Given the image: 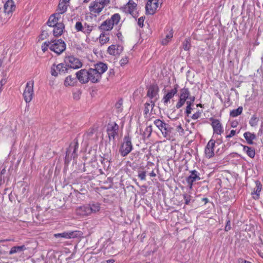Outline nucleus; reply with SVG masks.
Instances as JSON below:
<instances>
[{"label": "nucleus", "instance_id": "nucleus-1", "mask_svg": "<svg viewBox=\"0 0 263 263\" xmlns=\"http://www.w3.org/2000/svg\"><path fill=\"white\" fill-rule=\"evenodd\" d=\"M107 69L106 64L100 62L95 64L93 68L88 70L89 81L95 83L98 82L101 79L102 74Z\"/></svg>", "mask_w": 263, "mask_h": 263}, {"label": "nucleus", "instance_id": "nucleus-2", "mask_svg": "<svg viewBox=\"0 0 263 263\" xmlns=\"http://www.w3.org/2000/svg\"><path fill=\"white\" fill-rule=\"evenodd\" d=\"M110 0H96L90 3L89 10L91 14L95 16L99 15L104 8L110 3Z\"/></svg>", "mask_w": 263, "mask_h": 263}, {"label": "nucleus", "instance_id": "nucleus-3", "mask_svg": "<svg viewBox=\"0 0 263 263\" xmlns=\"http://www.w3.org/2000/svg\"><path fill=\"white\" fill-rule=\"evenodd\" d=\"M193 100V102L195 101V97L191 96L190 92L188 88H183L180 90L179 99L176 105L177 108H181L186 103L187 104L188 102Z\"/></svg>", "mask_w": 263, "mask_h": 263}, {"label": "nucleus", "instance_id": "nucleus-4", "mask_svg": "<svg viewBox=\"0 0 263 263\" xmlns=\"http://www.w3.org/2000/svg\"><path fill=\"white\" fill-rule=\"evenodd\" d=\"M121 9L124 12L132 15L136 18L137 15V5L133 0H129L128 3L122 6Z\"/></svg>", "mask_w": 263, "mask_h": 263}, {"label": "nucleus", "instance_id": "nucleus-5", "mask_svg": "<svg viewBox=\"0 0 263 263\" xmlns=\"http://www.w3.org/2000/svg\"><path fill=\"white\" fill-rule=\"evenodd\" d=\"M210 121L211 122L213 134L212 138L216 137V136H220L224 132L223 127L220 121L216 119L211 118Z\"/></svg>", "mask_w": 263, "mask_h": 263}, {"label": "nucleus", "instance_id": "nucleus-6", "mask_svg": "<svg viewBox=\"0 0 263 263\" xmlns=\"http://www.w3.org/2000/svg\"><path fill=\"white\" fill-rule=\"evenodd\" d=\"M133 145L131 138L128 136L124 138L123 142L120 148V152L123 157L127 156L132 150Z\"/></svg>", "mask_w": 263, "mask_h": 263}, {"label": "nucleus", "instance_id": "nucleus-7", "mask_svg": "<svg viewBox=\"0 0 263 263\" xmlns=\"http://www.w3.org/2000/svg\"><path fill=\"white\" fill-rule=\"evenodd\" d=\"M162 4V0H148L145 6L146 14H154Z\"/></svg>", "mask_w": 263, "mask_h": 263}, {"label": "nucleus", "instance_id": "nucleus-8", "mask_svg": "<svg viewBox=\"0 0 263 263\" xmlns=\"http://www.w3.org/2000/svg\"><path fill=\"white\" fill-rule=\"evenodd\" d=\"M66 48V44L62 40H53L51 41L50 50L58 54L63 52Z\"/></svg>", "mask_w": 263, "mask_h": 263}, {"label": "nucleus", "instance_id": "nucleus-9", "mask_svg": "<svg viewBox=\"0 0 263 263\" xmlns=\"http://www.w3.org/2000/svg\"><path fill=\"white\" fill-rule=\"evenodd\" d=\"M33 82L29 81L27 83L23 92V97L26 103H29L32 99L33 91Z\"/></svg>", "mask_w": 263, "mask_h": 263}, {"label": "nucleus", "instance_id": "nucleus-10", "mask_svg": "<svg viewBox=\"0 0 263 263\" xmlns=\"http://www.w3.org/2000/svg\"><path fill=\"white\" fill-rule=\"evenodd\" d=\"M64 62L66 66L73 69H78L82 66L81 61L79 59L73 56L65 57Z\"/></svg>", "mask_w": 263, "mask_h": 263}, {"label": "nucleus", "instance_id": "nucleus-11", "mask_svg": "<svg viewBox=\"0 0 263 263\" xmlns=\"http://www.w3.org/2000/svg\"><path fill=\"white\" fill-rule=\"evenodd\" d=\"M67 70V69L64 64H54L51 67L50 73L52 76L57 77L59 74L65 73Z\"/></svg>", "mask_w": 263, "mask_h": 263}, {"label": "nucleus", "instance_id": "nucleus-12", "mask_svg": "<svg viewBox=\"0 0 263 263\" xmlns=\"http://www.w3.org/2000/svg\"><path fill=\"white\" fill-rule=\"evenodd\" d=\"M119 130L118 125L113 122L109 123L106 127V132L109 140H114L116 136L118 135Z\"/></svg>", "mask_w": 263, "mask_h": 263}, {"label": "nucleus", "instance_id": "nucleus-13", "mask_svg": "<svg viewBox=\"0 0 263 263\" xmlns=\"http://www.w3.org/2000/svg\"><path fill=\"white\" fill-rule=\"evenodd\" d=\"M190 175L186 178V181L190 190H192L194 182L200 180V174L195 170L190 171Z\"/></svg>", "mask_w": 263, "mask_h": 263}, {"label": "nucleus", "instance_id": "nucleus-14", "mask_svg": "<svg viewBox=\"0 0 263 263\" xmlns=\"http://www.w3.org/2000/svg\"><path fill=\"white\" fill-rule=\"evenodd\" d=\"M216 143V141L211 138L208 142L205 148L204 154L206 158L210 159L214 156V146Z\"/></svg>", "mask_w": 263, "mask_h": 263}, {"label": "nucleus", "instance_id": "nucleus-15", "mask_svg": "<svg viewBox=\"0 0 263 263\" xmlns=\"http://www.w3.org/2000/svg\"><path fill=\"white\" fill-rule=\"evenodd\" d=\"M123 48L118 44H113L109 46L107 50V53L110 55L119 56L123 51Z\"/></svg>", "mask_w": 263, "mask_h": 263}, {"label": "nucleus", "instance_id": "nucleus-16", "mask_svg": "<svg viewBox=\"0 0 263 263\" xmlns=\"http://www.w3.org/2000/svg\"><path fill=\"white\" fill-rule=\"evenodd\" d=\"M78 144L77 143H71L68 149L65 159L69 161L72 158H75L77 157L76 152L78 148Z\"/></svg>", "mask_w": 263, "mask_h": 263}, {"label": "nucleus", "instance_id": "nucleus-17", "mask_svg": "<svg viewBox=\"0 0 263 263\" xmlns=\"http://www.w3.org/2000/svg\"><path fill=\"white\" fill-rule=\"evenodd\" d=\"M78 80L81 83H86L89 81L88 70L81 69L76 73Z\"/></svg>", "mask_w": 263, "mask_h": 263}, {"label": "nucleus", "instance_id": "nucleus-18", "mask_svg": "<svg viewBox=\"0 0 263 263\" xmlns=\"http://www.w3.org/2000/svg\"><path fill=\"white\" fill-rule=\"evenodd\" d=\"M76 212L77 215L82 217H87L90 215L88 204L78 206L76 208Z\"/></svg>", "mask_w": 263, "mask_h": 263}, {"label": "nucleus", "instance_id": "nucleus-19", "mask_svg": "<svg viewBox=\"0 0 263 263\" xmlns=\"http://www.w3.org/2000/svg\"><path fill=\"white\" fill-rule=\"evenodd\" d=\"M15 10V5L13 0H8L4 5L5 12L11 15Z\"/></svg>", "mask_w": 263, "mask_h": 263}, {"label": "nucleus", "instance_id": "nucleus-20", "mask_svg": "<svg viewBox=\"0 0 263 263\" xmlns=\"http://www.w3.org/2000/svg\"><path fill=\"white\" fill-rule=\"evenodd\" d=\"M78 231H71V232H64L62 233H57L54 235L56 238L62 237L66 239H70L72 238H75L78 235Z\"/></svg>", "mask_w": 263, "mask_h": 263}, {"label": "nucleus", "instance_id": "nucleus-21", "mask_svg": "<svg viewBox=\"0 0 263 263\" xmlns=\"http://www.w3.org/2000/svg\"><path fill=\"white\" fill-rule=\"evenodd\" d=\"M90 215L98 213L101 210V204L97 202H90L88 204Z\"/></svg>", "mask_w": 263, "mask_h": 263}, {"label": "nucleus", "instance_id": "nucleus-22", "mask_svg": "<svg viewBox=\"0 0 263 263\" xmlns=\"http://www.w3.org/2000/svg\"><path fill=\"white\" fill-rule=\"evenodd\" d=\"M69 0H60L57 9L60 14L65 13L67 9Z\"/></svg>", "mask_w": 263, "mask_h": 263}, {"label": "nucleus", "instance_id": "nucleus-23", "mask_svg": "<svg viewBox=\"0 0 263 263\" xmlns=\"http://www.w3.org/2000/svg\"><path fill=\"white\" fill-rule=\"evenodd\" d=\"M61 18V14L58 13H56L55 14L51 15L48 21V25L50 27H54L57 24H58V21Z\"/></svg>", "mask_w": 263, "mask_h": 263}, {"label": "nucleus", "instance_id": "nucleus-24", "mask_svg": "<svg viewBox=\"0 0 263 263\" xmlns=\"http://www.w3.org/2000/svg\"><path fill=\"white\" fill-rule=\"evenodd\" d=\"M255 187L254 189L252 195L253 199L257 200L259 198L260 193L261 191L262 185L259 181H255Z\"/></svg>", "mask_w": 263, "mask_h": 263}, {"label": "nucleus", "instance_id": "nucleus-25", "mask_svg": "<svg viewBox=\"0 0 263 263\" xmlns=\"http://www.w3.org/2000/svg\"><path fill=\"white\" fill-rule=\"evenodd\" d=\"M154 165L153 163H150L147 165L146 167L143 169H140L138 171V176L141 180H145L146 175L148 173V170H149V166H154Z\"/></svg>", "mask_w": 263, "mask_h": 263}, {"label": "nucleus", "instance_id": "nucleus-26", "mask_svg": "<svg viewBox=\"0 0 263 263\" xmlns=\"http://www.w3.org/2000/svg\"><path fill=\"white\" fill-rule=\"evenodd\" d=\"M158 92V88L156 86H151L147 91V96L151 99H156Z\"/></svg>", "mask_w": 263, "mask_h": 263}, {"label": "nucleus", "instance_id": "nucleus-27", "mask_svg": "<svg viewBox=\"0 0 263 263\" xmlns=\"http://www.w3.org/2000/svg\"><path fill=\"white\" fill-rule=\"evenodd\" d=\"M77 82V80L76 78L72 77L71 76H68L67 77H66L64 85L67 87V86H73L76 85V84Z\"/></svg>", "mask_w": 263, "mask_h": 263}, {"label": "nucleus", "instance_id": "nucleus-28", "mask_svg": "<svg viewBox=\"0 0 263 263\" xmlns=\"http://www.w3.org/2000/svg\"><path fill=\"white\" fill-rule=\"evenodd\" d=\"M64 29V26L63 24L59 23L58 24H57L55 26H54V29L53 31V35L55 36H60L62 34Z\"/></svg>", "mask_w": 263, "mask_h": 263}, {"label": "nucleus", "instance_id": "nucleus-29", "mask_svg": "<svg viewBox=\"0 0 263 263\" xmlns=\"http://www.w3.org/2000/svg\"><path fill=\"white\" fill-rule=\"evenodd\" d=\"M114 27L110 20H107L103 22L100 26V29L104 31L111 30Z\"/></svg>", "mask_w": 263, "mask_h": 263}, {"label": "nucleus", "instance_id": "nucleus-30", "mask_svg": "<svg viewBox=\"0 0 263 263\" xmlns=\"http://www.w3.org/2000/svg\"><path fill=\"white\" fill-rule=\"evenodd\" d=\"M243 137L249 144H252L253 141L256 139V135L254 134L248 132L244 133Z\"/></svg>", "mask_w": 263, "mask_h": 263}, {"label": "nucleus", "instance_id": "nucleus-31", "mask_svg": "<svg viewBox=\"0 0 263 263\" xmlns=\"http://www.w3.org/2000/svg\"><path fill=\"white\" fill-rule=\"evenodd\" d=\"M178 85H175L174 87L168 91L165 95V102H167L170 99L172 98L177 92Z\"/></svg>", "mask_w": 263, "mask_h": 263}, {"label": "nucleus", "instance_id": "nucleus-32", "mask_svg": "<svg viewBox=\"0 0 263 263\" xmlns=\"http://www.w3.org/2000/svg\"><path fill=\"white\" fill-rule=\"evenodd\" d=\"M154 106V101L151 100L149 102H147L145 104L144 112L145 115L152 112Z\"/></svg>", "mask_w": 263, "mask_h": 263}, {"label": "nucleus", "instance_id": "nucleus-33", "mask_svg": "<svg viewBox=\"0 0 263 263\" xmlns=\"http://www.w3.org/2000/svg\"><path fill=\"white\" fill-rule=\"evenodd\" d=\"M243 151L247 154V155L251 158L254 157L255 155V150L253 148L248 146H243Z\"/></svg>", "mask_w": 263, "mask_h": 263}, {"label": "nucleus", "instance_id": "nucleus-34", "mask_svg": "<svg viewBox=\"0 0 263 263\" xmlns=\"http://www.w3.org/2000/svg\"><path fill=\"white\" fill-rule=\"evenodd\" d=\"M26 249V248L25 246H15L14 247H12L10 252V254H13L18 252H21L23 251H24Z\"/></svg>", "mask_w": 263, "mask_h": 263}, {"label": "nucleus", "instance_id": "nucleus-35", "mask_svg": "<svg viewBox=\"0 0 263 263\" xmlns=\"http://www.w3.org/2000/svg\"><path fill=\"white\" fill-rule=\"evenodd\" d=\"M109 41V36L104 33H102L99 36V42L100 43L103 45L107 43Z\"/></svg>", "mask_w": 263, "mask_h": 263}, {"label": "nucleus", "instance_id": "nucleus-36", "mask_svg": "<svg viewBox=\"0 0 263 263\" xmlns=\"http://www.w3.org/2000/svg\"><path fill=\"white\" fill-rule=\"evenodd\" d=\"M242 107H239L237 109L232 110L230 114L231 117H236L240 115L242 112Z\"/></svg>", "mask_w": 263, "mask_h": 263}, {"label": "nucleus", "instance_id": "nucleus-37", "mask_svg": "<svg viewBox=\"0 0 263 263\" xmlns=\"http://www.w3.org/2000/svg\"><path fill=\"white\" fill-rule=\"evenodd\" d=\"M156 126L162 132V134H163V132L164 130V126L163 125V122L160 120H156L154 122Z\"/></svg>", "mask_w": 263, "mask_h": 263}, {"label": "nucleus", "instance_id": "nucleus-38", "mask_svg": "<svg viewBox=\"0 0 263 263\" xmlns=\"http://www.w3.org/2000/svg\"><path fill=\"white\" fill-rule=\"evenodd\" d=\"M92 29H93V26L92 25L85 24L84 25L83 32L86 35H88L92 31Z\"/></svg>", "mask_w": 263, "mask_h": 263}, {"label": "nucleus", "instance_id": "nucleus-39", "mask_svg": "<svg viewBox=\"0 0 263 263\" xmlns=\"http://www.w3.org/2000/svg\"><path fill=\"white\" fill-rule=\"evenodd\" d=\"M120 20V16L119 14L116 13L114 14L113 15H112L111 18L110 19V21L114 25V24H117Z\"/></svg>", "mask_w": 263, "mask_h": 263}, {"label": "nucleus", "instance_id": "nucleus-40", "mask_svg": "<svg viewBox=\"0 0 263 263\" xmlns=\"http://www.w3.org/2000/svg\"><path fill=\"white\" fill-rule=\"evenodd\" d=\"M7 172L5 168H3L0 173V185L5 182V178H6Z\"/></svg>", "mask_w": 263, "mask_h": 263}, {"label": "nucleus", "instance_id": "nucleus-41", "mask_svg": "<svg viewBox=\"0 0 263 263\" xmlns=\"http://www.w3.org/2000/svg\"><path fill=\"white\" fill-rule=\"evenodd\" d=\"M182 47L184 50H189L191 48V39H186L183 43Z\"/></svg>", "mask_w": 263, "mask_h": 263}, {"label": "nucleus", "instance_id": "nucleus-42", "mask_svg": "<svg viewBox=\"0 0 263 263\" xmlns=\"http://www.w3.org/2000/svg\"><path fill=\"white\" fill-rule=\"evenodd\" d=\"M173 36V31L171 29L169 30L168 33L165 35V45L168 43L172 39Z\"/></svg>", "mask_w": 263, "mask_h": 263}, {"label": "nucleus", "instance_id": "nucleus-43", "mask_svg": "<svg viewBox=\"0 0 263 263\" xmlns=\"http://www.w3.org/2000/svg\"><path fill=\"white\" fill-rule=\"evenodd\" d=\"M51 44V42H45L42 45V49L43 52H45L48 48H49L50 49V45Z\"/></svg>", "mask_w": 263, "mask_h": 263}, {"label": "nucleus", "instance_id": "nucleus-44", "mask_svg": "<svg viewBox=\"0 0 263 263\" xmlns=\"http://www.w3.org/2000/svg\"><path fill=\"white\" fill-rule=\"evenodd\" d=\"M194 102H193V100L188 102V103L186 104V108L185 112L187 115H190L191 113L192 107L191 106L193 104Z\"/></svg>", "mask_w": 263, "mask_h": 263}, {"label": "nucleus", "instance_id": "nucleus-45", "mask_svg": "<svg viewBox=\"0 0 263 263\" xmlns=\"http://www.w3.org/2000/svg\"><path fill=\"white\" fill-rule=\"evenodd\" d=\"M152 130V127L151 126H147L143 133L144 137H148L151 134Z\"/></svg>", "mask_w": 263, "mask_h": 263}, {"label": "nucleus", "instance_id": "nucleus-46", "mask_svg": "<svg viewBox=\"0 0 263 263\" xmlns=\"http://www.w3.org/2000/svg\"><path fill=\"white\" fill-rule=\"evenodd\" d=\"M183 198L185 201V203L186 204H189L191 200V196L190 195H189L187 194H184L183 195Z\"/></svg>", "mask_w": 263, "mask_h": 263}, {"label": "nucleus", "instance_id": "nucleus-47", "mask_svg": "<svg viewBox=\"0 0 263 263\" xmlns=\"http://www.w3.org/2000/svg\"><path fill=\"white\" fill-rule=\"evenodd\" d=\"M75 28H76V29L78 31H82L83 32L84 26L82 25V24L81 22H78L76 24Z\"/></svg>", "mask_w": 263, "mask_h": 263}, {"label": "nucleus", "instance_id": "nucleus-48", "mask_svg": "<svg viewBox=\"0 0 263 263\" xmlns=\"http://www.w3.org/2000/svg\"><path fill=\"white\" fill-rule=\"evenodd\" d=\"M128 62V58L127 57L122 58L120 61V64L121 66H124Z\"/></svg>", "mask_w": 263, "mask_h": 263}, {"label": "nucleus", "instance_id": "nucleus-49", "mask_svg": "<svg viewBox=\"0 0 263 263\" xmlns=\"http://www.w3.org/2000/svg\"><path fill=\"white\" fill-rule=\"evenodd\" d=\"M144 17L141 16L138 20V24L139 27H142L144 25Z\"/></svg>", "mask_w": 263, "mask_h": 263}, {"label": "nucleus", "instance_id": "nucleus-50", "mask_svg": "<svg viewBox=\"0 0 263 263\" xmlns=\"http://www.w3.org/2000/svg\"><path fill=\"white\" fill-rule=\"evenodd\" d=\"M236 134V130H231L230 134L226 135V138H227V139H229V138H231L233 137H234Z\"/></svg>", "mask_w": 263, "mask_h": 263}, {"label": "nucleus", "instance_id": "nucleus-51", "mask_svg": "<svg viewBox=\"0 0 263 263\" xmlns=\"http://www.w3.org/2000/svg\"><path fill=\"white\" fill-rule=\"evenodd\" d=\"M250 124L252 126H254L257 124V120L255 117H252L251 120L250 121Z\"/></svg>", "mask_w": 263, "mask_h": 263}, {"label": "nucleus", "instance_id": "nucleus-52", "mask_svg": "<svg viewBox=\"0 0 263 263\" xmlns=\"http://www.w3.org/2000/svg\"><path fill=\"white\" fill-rule=\"evenodd\" d=\"M218 136H216V137H214L213 139L216 141V143L218 145H220L222 142V140L221 138H218Z\"/></svg>", "mask_w": 263, "mask_h": 263}, {"label": "nucleus", "instance_id": "nucleus-53", "mask_svg": "<svg viewBox=\"0 0 263 263\" xmlns=\"http://www.w3.org/2000/svg\"><path fill=\"white\" fill-rule=\"evenodd\" d=\"M151 166H149V167L150 168ZM152 167V171H148V174H147V175H149L151 177H155L156 176V174L154 172V171H153V166H151Z\"/></svg>", "mask_w": 263, "mask_h": 263}, {"label": "nucleus", "instance_id": "nucleus-54", "mask_svg": "<svg viewBox=\"0 0 263 263\" xmlns=\"http://www.w3.org/2000/svg\"><path fill=\"white\" fill-rule=\"evenodd\" d=\"M237 125H238V122L236 121H232L231 123V126L233 128L236 127L237 126Z\"/></svg>", "mask_w": 263, "mask_h": 263}, {"label": "nucleus", "instance_id": "nucleus-55", "mask_svg": "<svg viewBox=\"0 0 263 263\" xmlns=\"http://www.w3.org/2000/svg\"><path fill=\"white\" fill-rule=\"evenodd\" d=\"M199 117V114L198 113L194 114L192 116V119H194V120L198 119Z\"/></svg>", "mask_w": 263, "mask_h": 263}, {"label": "nucleus", "instance_id": "nucleus-56", "mask_svg": "<svg viewBox=\"0 0 263 263\" xmlns=\"http://www.w3.org/2000/svg\"><path fill=\"white\" fill-rule=\"evenodd\" d=\"M4 84H5V82H4L3 80H2L0 81V93L1 92V91L3 89V85H4Z\"/></svg>", "mask_w": 263, "mask_h": 263}, {"label": "nucleus", "instance_id": "nucleus-57", "mask_svg": "<svg viewBox=\"0 0 263 263\" xmlns=\"http://www.w3.org/2000/svg\"><path fill=\"white\" fill-rule=\"evenodd\" d=\"M229 223H230V221H229L227 222V226H226V228H225V229H226V231H228V230H230V226H228Z\"/></svg>", "mask_w": 263, "mask_h": 263}, {"label": "nucleus", "instance_id": "nucleus-58", "mask_svg": "<svg viewBox=\"0 0 263 263\" xmlns=\"http://www.w3.org/2000/svg\"><path fill=\"white\" fill-rule=\"evenodd\" d=\"M105 262L106 263H114L115 262V260L112 259H111L106 260Z\"/></svg>", "mask_w": 263, "mask_h": 263}, {"label": "nucleus", "instance_id": "nucleus-59", "mask_svg": "<svg viewBox=\"0 0 263 263\" xmlns=\"http://www.w3.org/2000/svg\"><path fill=\"white\" fill-rule=\"evenodd\" d=\"M73 98L74 99H78L79 98V95H76V93H73Z\"/></svg>", "mask_w": 263, "mask_h": 263}, {"label": "nucleus", "instance_id": "nucleus-60", "mask_svg": "<svg viewBox=\"0 0 263 263\" xmlns=\"http://www.w3.org/2000/svg\"><path fill=\"white\" fill-rule=\"evenodd\" d=\"M8 240H9L8 239H6V240H0V242H4V241H8Z\"/></svg>", "mask_w": 263, "mask_h": 263}, {"label": "nucleus", "instance_id": "nucleus-61", "mask_svg": "<svg viewBox=\"0 0 263 263\" xmlns=\"http://www.w3.org/2000/svg\"><path fill=\"white\" fill-rule=\"evenodd\" d=\"M243 263H251V262H250V261H247V260H244L243 261Z\"/></svg>", "mask_w": 263, "mask_h": 263}, {"label": "nucleus", "instance_id": "nucleus-62", "mask_svg": "<svg viewBox=\"0 0 263 263\" xmlns=\"http://www.w3.org/2000/svg\"><path fill=\"white\" fill-rule=\"evenodd\" d=\"M260 256H261L262 257H263V254H261V253H260Z\"/></svg>", "mask_w": 263, "mask_h": 263}, {"label": "nucleus", "instance_id": "nucleus-63", "mask_svg": "<svg viewBox=\"0 0 263 263\" xmlns=\"http://www.w3.org/2000/svg\"><path fill=\"white\" fill-rule=\"evenodd\" d=\"M89 0H84V2H87Z\"/></svg>", "mask_w": 263, "mask_h": 263}, {"label": "nucleus", "instance_id": "nucleus-64", "mask_svg": "<svg viewBox=\"0 0 263 263\" xmlns=\"http://www.w3.org/2000/svg\"><path fill=\"white\" fill-rule=\"evenodd\" d=\"M204 201H206L207 200V199L206 198H204Z\"/></svg>", "mask_w": 263, "mask_h": 263}]
</instances>
